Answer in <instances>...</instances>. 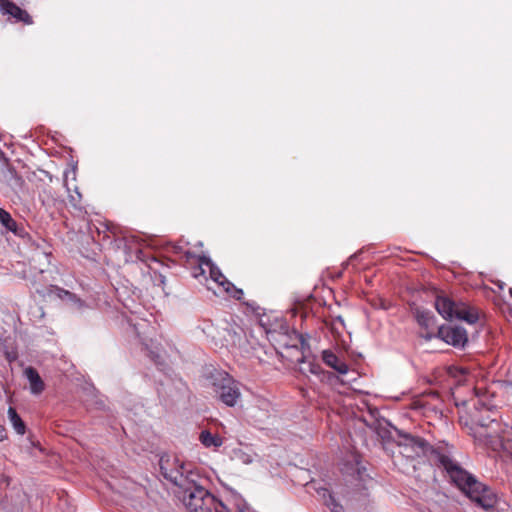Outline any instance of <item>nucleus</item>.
Listing matches in <instances>:
<instances>
[{
	"mask_svg": "<svg viewBox=\"0 0 512 512\" xmlns=\"http://www.w3.org/2000/svg\"><path fill=\"white\" fill-rule=\"evenodd\" d=\"M232 497H233L235 506L237 508V511L238 512H245V510H246V503L242 499V497L240 495H238V494H233Z\"/></svg>",
	"mask_w": 512,
	"mask_h": 512,
	"instance_id": "6ab92c4d",
	"label": "nucleus"
},
{
	"mask_svg": "<svg viewBox=\"0 0 512 512\" xmlns=\"http://www.w3.org/2000/svg\"><path fill=\"white\" fill-rule=\"evenodd\" d=\"M322 361L330 368L334 369L341 375H345L348 373L349 368L346 362L341 359L336 353L331 349H325L321 353Z\"/></svg>",
	"mask_w": 512,
	"mask_h": 512,
	"instance_id": "9d476101",
	"label": "nucleus"
},
{
	"mask_svg": "<svg viewBox=\"0 0 512 512\" xmlns=\"http://www.w3.org/2000/svg\"><path fill=\"white\" fill-rule=\"evenodd\" d=\"M38 272H39V273H43V272H44V269H43V268H39V269H38Z\"/></svg>",
	"mask_w": 512,
	"mask_h": 512,
	"instance_id": "bb28decb",
	"label": "nucleus"
},
{
	"mask_svg": "<svg viewBox=\"0 0 512 512\" xmlns=\"http://www.w3.org/2000/svg\"><path fill=\"white\" fill-rule=\"evenodd\" d=\"M199 439L201 443L207 448H218L223 444V440L220 436L212 434L209 431H202Z\"/></svg>",
	"mask_w": 512,
	"mask_h": 512,
	"instance_id": "4468645a",
	"label": "nucleus"
},
{
	"mask_svg": "<svg viewBox=\"0 0 512 512\" xmlns=\"http://www.w3.org/2000/svg\"><path fill=\"white\" fill-rule=\"evenodd\" d=\"M1 9L5 14L11 15L18 21H22L27 24H30L32 22L29 14L25 10L21 9L19 6L14 4L13 2L3 0Z\"/></svg>",
	"mask_w": 512,
	"mask_h": 512,
	"instance_id": "9b49d317",
	"label": "nucleus"
},
{
	"mask_svg": "<svg viewBox=\"0 0 512 512\" xmlns=\"http://www.w3.org/2000/svg\"><path fill=\"white\" fill-rule=\"evenodd\" d=\"M0 221L9 229H12L11 225L15 224L11 215L3 209H0Z\"/></svg>",
	"mask_w": 512,
	"mask_h": 512,
	"instance_id": "a211bd4d",
	"label": "nucleus"
},
{
	"mask_svg": "<svg viewBox=\"0 0 512 512\" xmlns=\"http://www.w3.org/2000/svg\"><path fill=\"white\" fill-rule=\"evenodd\" d=\"M24 375L29 381L30 391L34 395H38L44 390V382L41 379L39 373L33 367H27L24 370Z\"/></svg>",
	"mask_w": 512,
	"mask_h": 512,
	"instance_id": "f8f14e48",
	"label": "nucleus"
},
{
	"mask_svg": "<svg viewBox=\"0 0 512 512\" xmlns=\"http://www.w3.org/2000/svg\"><path fill=\"white\" fill-rule=\"evenodd\" d=\"M321 368L319 366H312L311 367V372L313 374H318L320 372Z\"/></svg>",
	"mask_w": 512,
	"mask_h": 512,
	"instance_id": "393cba45",
	"label": "nucleus"
},
{
	"mask_svg": "<svg viewBox=\"0 0 512 512\" xmlns=\"http://www.w3.org/2000/svg\"><path fill=\"white\" fill-rule=\"evenodd\" d=\"M193 276L199 279L200 282L203 280L213 282L219 289L224 292L231 294L234 298L240 299L243 294L241 289H237L234 285L226 279L220 269L206 256L199 257V266L194 269ZM208 289H212L208 283H206Z\"/></svg>",
	"mask_w": 512,
	"mask_h": 512,
	"instance_id": "20e7f679",
	"label": "nucleus"
},
{
	"mask_svg": "<svg viewBox=\"0 0 512 512\" xmlns=\"http://www.w3.org/2000/svg\"><path fill=\"white\" fill-rule=\"evenodd\" d=\"M80 198H81V194H80L78 191H76V196H74V195H70V201H71L74 205H76V202H77L78 200H80Z\"/></svg>",
	"mask_w": 512,
	"mask_h": 512,
	"instance_id": "412c9836",
	"label": "nucleus"
},
{
	"mask_svg": "<svg viewBox=\"0 0 512 512\" xmlns=\"http://www.w3.org/2000/svg\"><path fill=\"white\" fill-rule=\"evenodd\" d=\"M7 437V434H6V431H5V428L0 425V442H2L4 439H6Z\"/></svg>",
	"mask_w": 512,
	"mask_h": 512,
	"instance_id": "5701e85b",
	"label": "nucleus"
},
{
	"mask_svg": "<svg viewBox=\"0 0 512 512\" xmlns=\"http://www.w3.org/2000/svg\"><path fill=\"white\" fill-rule=\"evenodd\" d=\"M5 485L6 487L9 485V478L6 476H2L0 486L2 487Z\"/></svg>",
	"mask_w": 512,
	"mask_h": 512,
	"instance_id": "b1692460",
	"label": "nucleus"
},
{
	"mask_svg": "<svg viewBox=\"0 0 512 512\" xmlns=\"http://www.w3.org/2000/svg\"><path fill=\"white\" fill-rule=\"evenodd\" d=\"M400 437L399 446L402 448L401 453L408 458L425 455L430 449L428 442L420 437L410 434H401Z\"/></svg>",
	"mask_w": 512,
	"mask_h": 512,
	"instance_id": "6e6552de",
	"label": "nucleus"
},
{
	"mask_svg": "<svg viewBox=\"0 0 512 512\" xmlns=\"http://www.w3.org/2000/svg\"><path fill=\"white\" fill-rule=\"evenodd\" d=\"M469 430L475 441L494 451L512 448V429L507 426L501 429V425L496 419H490L489 422H485L475 415Z\"/></svg>",
	"mask_w": 512,
	"mask_h": 512,
	"instance_id": "f03ea898",
	"label": "nucleus"
},
{
	"mask_svg": "<svg viewBox=\"0 0 512 512\" xmlns=\"http://www.w3.org/2000/svg\"><path fill=\"white\" fill-rule=\"evenodd\" d=\"M185 255H186L187 259H189L191 257V254L189 252H186Z\"/></svg>",
	"mask_w": 512,
	"mask_h": 512,
	"instance_id": "a878e982",
	"label": "nucleus"
},
{
	"mask_svg": "<svg viewBox=\"0 0 512 512\" xmlns=\"http://www.w3.org/2000/svg\"><path fill=\"white\" fill-rule=\"evenodd\" d=\"M210 385L216 397L226 406L234 407L241 399L239 382L224 371H215L210 376Z\"/></svg>",
	"mask_w": 512,
	"mask_h": 512,
	"instance_id": "423d86ee",
	"label": "nucleus"
},
{
	"mask_svg": "<svg viewBox=\"0 0 512 512\" xmlns=\"http://www.w3.org/2000/svg\"><path fill=\"white\" fill-rule=\"evenodd\" d=\"M437 312L447 320H463L473 324L478 320L477 312L462 302H454L447 296H437L435 300Z\"/></svg>",
	"mask_w": 512,
	"mask_h": 512,
	"instance_id": "0eeeda50",
	"label": "nucleus"
},
{
	"mask_svg": "<svg viewBox=\"0 0 512 512\" xmlns=\"http://www.w3.org/2000/svg\"><path fill=\"white\" fill-rule=\"evenodd\" d=\"M323 490V497L325 498V504L330 509L331 512H344V508L341 504H339L335 498L329 493L327 489Z\"/></svg>",
	"mask_w": 512,
	"mask_h": 512,
	"instance_id": "f3484780",
	"label": "nucleus"
},
{
	"mask_svg": "<svg viewBox=\"0 0 512 512\" xmlns=\"http://www.w3.org/2000/svg\"><path fill=\"white\" fill-rule=\"evenodd\" d=\"M433 454L438 466L447 473L451 482L471 501L487 511L496 506L498 502L497 494L490 487L478 481L474 475L463 469L450 453L437 449L433 451Z\"/></svg>",
	"mask_w": 512,
	"mask_h": 512,
	"instance_id": "f257e3e1",
	"label": "nucleus"
},
{
	"mask_svg": "<svg viewBox=\"0 0 512 512\" xmlns=\"http://www.w3.org/2000/svg\"><path fill=\"white\" fill-rule=\"evenodd\" d=\"M509 293H510V295L512 297V288L509 289Z\"/></svg>",
	"mask_w": 512,
	"mask_h": 512,
	"instance_id": "cd10ccee",
	"label": "nucleus"
},
{
	"mask_svg": "<svg viewBox=\"0 0 512 512\" xmlns=\"http://www.w3.org/2000/svg\"><path fill=\"white\" fill-rule=\"evenodd\" d=\"M178 494L189 512H231L221 500L196 482Z\"/></svg>",
	"mask_w": 512,
	"mask_h": 512,
	"instance_id": "7ed1b4c3",
	"label": "nucleus"
},
{
	"mask_svg": "<svg viewBox=\"0 0 512 512\" xmlns=\"http://www.w3.org/2000/svg\"><path fill=\"white\" fill-rule=\"evenodd\" d=\"M416 319L419 325L429 328L434 323V316L430 311L424 310V309H416Z\"/></svg>",
	"mask_w": 512,
	"mask_h": 512,
	"instance_id": "2eb2a0df",
	"label": "nucleus"
},
{
	"mask_svg": "<svg viewBox=\"0 0 512 512\" xmlns=\"http://www.w3.org/2000/svg\"><path fill=\"white\" fill-rule=\"evenodd\" d=\"M7 418L14 431L19 435H24L26 432V424L19 416L13 407H9L7 411Z\"/></svg>",
	"mask_w": 512,
	"mask_h": 512,
	"instance_id": "ddd939ff",
	"label": "nucleus"
},
{
	"mask_svg": "<svg viewBox=\"0 0 512 512\" xmlns=\"http://www.w3.org/2000/svg\"><path fill=\"white\" fill-rule=\"evenodd\" d=\"M474 408L477 410V411H481V410H487V411H490V406L485 403L483 400H481L480 398H478L475 402H474Z\"/></svg>",
	"mask_w": 512,
	"mask_h": 512,
	"instance_id": "aec40b11",
	"label": "nucleus"
},
{
	"mask_svg": "<svg viewBox=\"0 0 512 512\" xmlns=\"http://www.w3.org/2000/svg\"><path fill=\"white\" fill-rule=\"evenodd\" d=\"M231 458L246 465L253 462V455L243 448L233 449L231 452Z\"/></svg>",
	"mask_w": 512,
	"mask_h": 512,
	"instance_id": "dca6fc26",
	"label": "nucleus"
},
{
	"mask_svg": "<svg viewBox=\"0 0 512 512\" xmlns=\"http://www.w3.org/2000/svg\"><path fill=\"white\" fill-rule=\"evenodd\" d=\"M160 470L163 477L179 487L184 492L187 486L195 483L194 474L180 459L175 456L164 455L160 458Z\"/></svg>",
	"mask_w": 512,
	"mask_h": 512,
	"instance_id": "39448f33",
	"label": "nucleus"
},
{
	"mask_svg": "<svg viewBox=\"0 0 512 512\" xmlns=\"http://www.w3.org/2000/svg\"><path fill=\"white\" fill-rule=\"evenodd\" d=\"M36 257H37L38 259L42 258V259H44L47 263H49V257H50V255H49V254H47V253H37Z\"/></svg>",
	"mask_w": 512,
	"mask_h": 512,
	"instance_id": "4be33fe9",
	"label": "nucleus"
},
{
	"mask_svg": "<svg viewBox=\"0 0 512 512\" xmlns=\"http://www.w3.org/2000/svg\"><path fill=\"white\" fill-rule=\"evenodd\" d=\"M438 336L454 347H464L468 341L466 330L459 326H441L438 330Z\"/></svg>",
	"mask_w": 512,
	"mask_h": 512,
	"instance_id": "1a4fd4ad",
	"label": "nucleus"
}]
</instances>
